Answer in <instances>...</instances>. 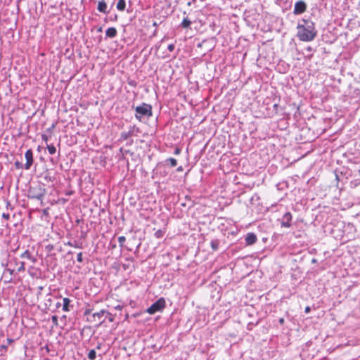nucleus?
Listing matches in <instances>:
<instances>
[{
  "label": "nucleus",
  "instance_id": "obj_1",
  "mask_svg": "<svg viewBox=\"0 0 360 360\" xmlns=\"http://www.w3.org/2000/svg\"><path fill=\"white\" fill-rule=\"evenodd\" d=\"M297 35L302 41H307L312 40L315 36L313 25L304 21V25L298 27Z\"/></svg>",
  "mask_w": 360,
  "mask_h": 360
},
{
  "label": "nucleus",
  "instance_id": "obj_2",
  "mask_svg": "<svg viewBox=\"0 0 360 360\" xmlns=\"http://www.w3.org/2000/svg\"><path fill=\"white\" fill-rule=\"evenodd\" d=\"M136 117L141 120L143 116H150L151 115V107L146 103L136 108Z\"/></svg>",
  "mask_w": 360,
  "mask_h": 360
},
{
  "label": "nucleus",
  "instance_id": "obj_3",
  "mask_svg": "<svg viewBox=\"0 0 360 360\" xmlns=\"http://www.w3.org/2000/svg\"><path fill=\"white\" fill-rule=\"evenodd\" d=\"M165 307V300L163 298H160L155 303H153L150 307H148L146 311L150 314H154L158 311H162Z\"/></svg>",
  "mask_w": 360,
  "mask_h": 360
},
{
  "label": "nucleus",
  "instance_id": "obj_4",
  "mask_svg": "<svg viewBox=\"0 0 360 360\" xmlns=\"http://www.w3.org/2000/svg\"><path fill=\"white\" fill-rule=\"evenodd\" d=\"M108 313L104 310H101L98 312H96L91 314L90 318H88L89 321L94 322L96 324H101L105 321V315Z\"/></svg>",
  "mask_w": 360,
  "mask_h": 360
},
{
  "label": "nucleus",
  "instance_id": "obj_5",
  "mask_svg": "<svg viewBox=\"0 0 360 360\" xmlns=\"http://www.w3.org/2000/svg\"><path fill=\"white\" fill-rule=\"evenodd\" d=\"M25 157L26 159V163L25 165V169H29L33 163V153L31 149H29L26 151L25 154Z\"/></svg>",
  "mask_w": 360,
  "mask_h": 360
},
{
  "label": "nucleus",
  "instance_id": "obj_6",
  "mask_svg": "<svg viewBox=\"0 0 360 360\" xmlns=\"http://www.w3.org/2000/svg\"><path fill=\"white\" fill-rule=\"evenodd\" d=\"M292 215L290 212L284 214L281 219V226L285 228H289L291 226Z\"/></svg>",
  "mask_w": 360,
  "mask_h": 360
},
{
  "label": "nucleus",
  "instance_id": "obj_7",
  "mask_svg": "<svg viewBox=\"0 0 360 360\" xmlns=\"http://www.w3.org/2000/svg\"><path fill=\"white\" fill-rule=\"evenodd\" d=\"M306 9V4L304 1H297L294 8V13L295 14H301Z\"/></svg>",
  "mask_w": 360,
  "mask_h": 360
},
{
  "label": "nucleus",
  "instance_id": "obj_8",
  "mask_svg": "<svg viewBox=\"0 0 360 360\" xmlns=\"http://www.w3.org/2000/svg\"><path fill=\"white\" fill-rule=\"evenodd\" d=\"M257 241V236L253 233H248L245 237L246 244L248 245H253Z\"/></svg>",
  "mask_w": 360,
  "mask_h": 360
},
{
  "label": "nucleus",
  "instance_id": "obj_9",
  "mask_svg": "<svg viewBox=\"0 0 360 360\" xmlns=\"http://www.w3.org/2000/svg\"><path fill=\"white\" fill-rule=\"evenodd\" d=\"M32 193V195H30V197L32 198H35V199H37V200H42V198L45 194V191L44 189H41V188H39V191L37 192V193H32V191H31Z\"/></svg>",
  "mask_w": 360,
  "mask_h": 360
},
{
  "label": "nucleus",
  "instance_id": "obj_10",
  "mask_svg": "<svg viewBox=\"0 0 360 360\" xmlns=\"http://www.w3.org/2000/svg\"><path fill=\"white\" fill-rule=\"evenodd\" d=\"M117 30L115 27H109L105 31V35L110 38H114L117 35Z\"/></svg>",
  "mask_w": 360,
  "mask_h": 360
},
{
  "label": "nucleus",
  "instance_id": "obj_11",
  "mask_svg": "<svg viewBox=\"0 0 360 360\" xmlns=\"http://www.w3.org/2000/svg\"><path fill=\"white\" fill-rule=\"evenodd\" d=\"M97 9L101 13H107V4L104 1H101L98 4Z\"/></svg>",
  "mask_w": 360,
  "mask_h": 360
},
{
  "label": "nucleus",
  "instance_id": "obj_12",
  "mask_svg": "<svg viewBox=\"0 0 360 360\" xmlns=\"http://www.w3.org/2000/svg\"><path fill=\"white\" fill-rule=\"evenodd\" d=\"M22 258H27L30 260H31L33 263H35L37 261V259L31 255V253L26 250L20 256Z\"/></svg>",
  "mask_w": 360,
  "mask_h": 360
},
{
  "label": "nucleus",
  "instance_id": "obj_13",
  "mask_svg": "<svg viewBox=\"0 0 360 360\" xmlns=\"http://www.w3.org/2000/svg\"><path fill=\"white\" fill-rule=\"evenodd\" d=\"M117 9L123 11L125 9L126 7V2L125 0H119L117 4Z\"/></svg>",
  "mask_w": 360,
  "mask_h": 360
},
{
  "label": "nucleus",
  "instance_id": "obj_14",
  "mask_svg": "<svg viewBox=\"0 0 360 360\" xmlns=\"http://www.w3.org/2000/svg\"><path fill=\"white\" fill-rule=\"evenodd\" d=\"M70 303V300L69 298L68 297H65L63 299V310L65 311H69V304Z\"/></svg>",
  "mask_w": 360,
  "mask_h": 360
},
{
  "label": "nucleus",
  "instance_id": "obj_15",
  "mask_svg": "<svg viewBox=\"0 0 360 360\" xmlns=\"http://www.w3.org/2000/svg\"><path fill=\"white\" fill-rule=\"evenodd\" d=\"M191 24V21L188 18H184L181 22V26L184 28L188 27Z\"/></svg>",
  "mask_w": 360,
  "mask_h": 360
},
{
  "label": "nucleus",
  "instance_id": "obj_16",
  "mask_svg": "<svg viewBox=\"0 0 360 360\" xmlns=\"http://www.w3.org/2000/svg\"><path fill=\"white\" fill-rule=\"evenodd\" d=\"M47 149L51 155H53L56 152V148L53 145H47Z\"/></svg>",
  "mask_w": 360,
  "mask_h": 360
},
{
  "label": "nucleus",
  "instance_id": "obj_17",
  "mask_svg": "<svg viewBox=\"0 0 360 360\" xmlns=\"http://www.w3.org/2000/svg\"><path fill=\"white\" fill-rule=\"evenodd\" d=\"M219 246V241L217 240H213L211 241V247L213 250H217Z\"/></svg>",
  "mask_w": 360,
  "mask_h": 360
},
{
  "label": "nucleus",
  "instance_id": "obj_18",
  "mask_svg": "<svg viewBox=\"0 0 360 360\" xmlns=\"http://www.w3.org/2000/svg\"><path fill=\"white\" fill-rule=\"evenodd\" d=\"M166 161L169 162L171 167H172L176 166V165H177L176 160L173 158H169Z\"/></svg>",
  "mask_w": 360,
  "mask_h": 360
},
{
  "label": "nucleus",
  "instance_id": "obj_19",
  "mask_svg": "<svg viewBox=\"0 0 360 360\" xmlns=\"http://www.w3.org/2000/svg\"><path fill=\"white\" fill-rule=\"evenodd\" d=\"M88 357L89 359L93 360L96 358V352L94 349H91L88 353Z\"/></svg>",
  "mask_w": 360,
  "mask_h": 360
},
{
  "label": "nucleus",
  "instance_id": "obj_20",
  "mask_svg": "<svg viewBox=\"0 0 360 360\" xmlns=\"http://www.w3.org/2000/svg\"><path fill=\"white\" fill-rule=\"evenodd\" d=\"M126 240V238L124 236H120L118 238V241H119V243H120V246L122 248L123 247L124 245V243L125 242Z\"/></svg>",
  "mask_w": 360,
  "mask_h": 360
},
{
  "label": "nucleus",
  "instance_id": "obj_21",
  "mask_svg": "<svg viewBox=\"0 0 360 360\" xmlns=\"http://www.w3.org/2000/svg\"><path fill=\"white\" fill-rule=\"evenodd\" d=\"M18 271H25V262H21L20 263V265H19V266L18 268Z\"/></svg>",
  "mask_w": 360,
  "mask_h": 360
},
{
  "label": "nucleus",
  "instance_id": "obj_22",
  "mask_svg": "<svg viewBox=\"0 0 360 360\" xmlns=\"http://www.w3.org/2000/svg\"><path fill=\"white\" fill-rule=\"evenodd\" d=\"M77 260L78 262H80V263L82 262L83 259H82V252H79L77 254Z\"/></svg>",
  "mask_w": 360,
  "mask_h": 360
},
{
  "label": "nucleus",
  "instance_id": "obj_23",
  "mask_svg": "<svg viewBox=\"0 0 360 360\" xmlns=\"http://www.w3.org/2000/svg\"><path fill=\"white\" fill-rule=\"evenodd\" d=\"M52 322L57 326L58 325V317L56 316H53L51 317Z\"/></svg>",
  "mask_w": 360,
  "mask_h": 360
},
{
  "label": "nucleus",
  "instance_id": "obj_24",
  "mask_svg": "<svg viewBox=\"0 0 360 360\" xmlns=\"http://www.w3.org/2000/svg\"><path fill=\"white\" fill-rule=\"evenodd\" d=\"M2 217L6 220H8L10 219V214L8 213H3Z\"/></svg>",
  "mask_w": 360,
  "mask_h": 360
},
{
  "label": "nucleus",
  "instance_id": "obj_25",
  "mask_svg": "<svg viewBox=\"0 0 360 360\" xmlns=\"http://www.w3.org/2000/svg\"><path fill=\"white\" fill-rule=\"evenodd\" d=\"M167 49H168V50H169V51H174V44H169V45L168 46Z\"/></svg>",
  "mask_w": 360,
  "mask_h": 360
},
{
  "label": "nucleus",
  "instance_id": "obj_26",
  "mask_svg": "<svg viewBox=\"0 0 360 360\" xmlns=\"http://www.w3.org/2000/svg\"><path fill=\"white\" fill-rule=\"evenodd\" d=\"M127 137H128V135L127 134H125V133L122 134V138L127 139Z\"/></svg>",
  "mask_w": 360,
  "mask_h": 360
},
{
  "label": "nucleus",
  "instance_id": "obj_27",
  "mask_svg": "<svg viewBox=\"0 0 360 360\" xmlns=\"http://www.w3.org/2000/svg\"><path fill=\"white\" fill-rule=\"evenodd\" d=\"M6 272H8L11 275L13 274V270H11L9 269H7L6 271H5V273Z\"/></svg>",
  "mask_w": 360,
  "mask_h": 360
},
{
  "label": "nucleus",
  "instance_id": "obj_28",
  "mask_svg": "<svg viewBox=\"0 0 360 360\" xmlns=\"http://www.w3.org/2000/svg\"><path fill=\"white\" fill-rule=\"evenodd\" d=\"M180 152H181V150H180L179 148H176V149L175 150L174 153H175L176 155H179V154L180 153Z\"/></svg>",
  "mask_w": 360,
  "mask_h": 360
},
{
  "label": "nucleus",
  "instance_id": "obj_29",
  "mask_svg": "<svg viewBox=\"0 0 360 360\" xmlns=\"http://www.w3.org/2000/svg\"><path fill=\"white\" fill-rule=\"evenodd\" d=\"M42 139H43V140H44V141H45L46 142L47 141L48 138H47V136H46L43 135V136H42Z\"/></svg>",
  "mask_w": 360,
  "mask_h": 360
},
{
  "label": "nucleus",
  "instance_id": "obj_30",
  "mask_svg": "<svg viewBox=\"0 0 360 360\" xmlns=\"http://www.w3.org/2000/svg\"><path fill=\"white\" fill-rule=\"evenodd\" d=\"M176 170H177L178 172H181V171H183V167H182L181 166H180V167H179L176 169Z\"/></svg>",
  "mask_w": 360,
  "mask_h": 360
},
{
  "label": "nucleus",
  "instance_id": "obj_31",
  "mask_svg": "<svg viewBox=\"0 0 360 360\" xmlns=\"http://www.w3.org/2000/svg\"><path fill=\"white\" fill-rule=\"evenodd\" d=\"M309 311H310V307H307L305 308V312H306V313H308Z\"/></svg>",
  "mask_w": 360,
  "mask_h": 360
},
{
  "label": "nucleus",
  "instance_id": "obj_32",
  "mask_svg": "<svg viewBox=\"0 0 360 360\" xmlns=\"http://www.w3.org/2000/svg\"><path fill=\"white\" fill-rule=\"evenodd\" d=\"M279 323L283 324L284 323V319L281 318L279 319Z\"/></svg>",
  "mask_w": 360,
  "mask_h": 360
},
{
  "label": "nucleus",
  "instance_id": "obj_33",
  "mask_svg": "<svg viewBox=\"0 0 360 360\" xmlns=\"http://www.w3.org/2000/svg\"><path fill=\"white\" fill-rule=\"evenodd\" d=\"M160 231H157V232H156V235H157L158 237H159V236H160Z\"/></svg>",
  "mask_w": 360,
  "mask_h": 360
},
{
  "label": "nucleus",
  "instance_id": "obj_34",
  "mask_svg": "<svg viewBox=\"0 0 360 360\" xmlns=\"http://www.w3.org/2000/svg\"><path fill=\"white\" fill-rule=\"evenodd\" d=\"M160 231H157V232H156V235H157L158 237H159V236H160Z\"/></svg>",
  "mask_w": 360,
  "mask_h": 360
},
{
  "label": "nucleus",
  "instance_id": "obj_35",
  "mask_svg": "<svg viewBox=\"0 0 360 360\" xmlns=\"http://www.w3.org/2000/svg\"><path fill=\"white\" fill-rule=\"evenodd\" d=\"M311 262H312V263H315V258H314V259H311Z\"/></svg>",
  "mask_w": 360,
  "mask_h": 360
},
{
  "label": "nucleus",
  "instance_id": "obj_36",
  "mask_svg": "<svg viewBox=\"0 0 360 360\" xmlns=\"http://www.w3.org/2000/svg\"><path fill=\"white\" fill-rule=\"evenodd\" d=\"M16 166L19 167V165H20V163L19 162H16L15 163Z\"/></svg>",
  "mask_w": 360,
  "mask_h": 360
},
{
  "label": "nucleus",
  "instance_id": "obj_37",
  "mask_svg": "<svg viewBox=\"0 0 360 360\" xmlns=\"http://www.w3.org/2000/svg\"><path fill=\"white\" fill-rule=\"evenodd\" d=\"M89 314V311H86V312H85V314Z\"/></svg>",
  "mask_w": 360,
  "mask_h": 360
},
{
  "label": "nucleus",
  "instance_id": "obj_38",
  "mask_svg": "<svg viewBox=\"0 0 360 360\" xmlns=\"http://www.w3.org/2000/svg\"><path fill=\"white\" fill-rule=\"evenodd\" d=\"M358 172H359V175H360V169L358 171Z\"/></svg>",
  "mask_w": 360,
  "mask_h": 360
}]
</instances>
